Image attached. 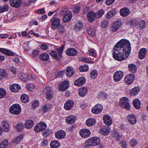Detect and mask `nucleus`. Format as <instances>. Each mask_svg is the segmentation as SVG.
Instances as JSON below:
<instances>
[{"instance_id":"obj_55","label":"nucleus","mask_w":148,"mask_h":148,"mask_svg":"<svg viewBox=\"0 0 148 148\" xmlns=\"http://www.w3.org/2000/svg\"><path fill=\"white\" fill-rule=\"evenodd\" d=\"M6 76V73L5 70L0 69V80Z\"/></svg>"},{"instance_id":"obj_2","label":"nucleus","mask_w":148,"mask_h":148,"mask_svg":"<svg viewBox=\"0 0 148 148\" xmlns=\"http://www.w3.org/2000/svg\"><path fill=\"white\" fill-rule=\"evenodd\" d=\"M60 13L61 15H64L63 20L64 23L69 21L72 18V13L70 11H69L67 8L62 9L60 12Z\"/></svg>"},{"instance_id":"obj_56","label":"nucleus","mask_w":148,"mask_h":148,"mask_svg":"<svg viewBox=\"0 0 148 148\" xmlns=\"http://www.w3.org/2000/svg\"><path fill=\"white\" fill-rule=\"evenodd\" d=\"M6 91L3 88H0V99L3 98L6 95Z\"/></svg>"},{"instance_id":"obj_30","label":"nucleus","mask_w":148,"mask_h":148,"mask_svg":"<svg viewBox=\"0 0 148 148\" xmlns=\"http://www.w3.org/2000/svg\"><path fill=\"white\" fill-rule=\"evenodd\" d=\"M132 103L134 107L136 109H139L140 108L141 102L138 99L133 100Z\"/></svg>"},{"instance_id":"obj_42","label":"nucleus","mask_w":148,"mask_h":148,"mask_svg":"<svg viewBox=\"0 0 148 148\" xmlns=\"http://www.w3.org/2000/svg\"><path fill=\"white\" fill-rule=\"evenodd\" d=\"M50 145L52 148H57L60 146V144L58 141H53L51 143Z\"/></svg>"},{"instance_id":"obj_58","label":"nucleus","mask_w":148,"mask_h":148,"mask_svg":"<svg viewBox=\"0 0 148 148\" xmlns=\"http://www.w3.org/2000/svg\"><path fill=\"white\" fill-rule=\"evenodd\" d=\"M105 13L104 10L103 9H100L97 12V18H101Z\"/></svg>"},{"instance_id":"obj_20","label":"nucleus","mask_w":148,"mask_h":148,"mask_svg":"<svg viewBox=\"0 0 148 148\" xmlns=\"http://www.w3.org/2000/svg\"><path fill=\"white\" fill-rule=\"evenodd\" d=\"M86 79L82 77L77 79L74 82V84L77 86H80L83 85L85 82Z\"/></svg>"},{"instance_id":"obj_63","label":"nucleus","mask_w":148,"mask_h":148,"mask_svg":"<svg viewBox=\"0 0 148 148\" xmlns=\"http://www.w3.org/2000/svg\"><path fill=\"white\" fill-rule=\"evenodd\" d=\"M27 88L29 91H32L34 89L35 86L33 84H30L27 86Z\"/></svg>"},{"instance_id":"obj_25","label":"nucleus","mask_w":148,"mask_h":148,"mask_svg":"<svg viewBox=\"0 0 148 148\" xmlns=\"http://www.w3.org/2000/svg\"><path fill=\"white\" fill-rule=\"evenodd\" d=\"M128 120L131 124H135L136 123V116L134 114L129 115L127 116Z\"/></svg>"},{"instance_id":"obj_53","label":"nucleus","mask_w":148,"mask_h":148,"mask_svg":"<svg viewBox=\"0 0 148 148\" xmlns=\"http://www.w3.org/2000/svg\"><path fill=\"white\" fill-rule=\"evenodd\" d=\"M8 145V140L7 139H5L1 143L0 145V148H6Z\"/></svg>"},{"instance_id":"obj_60","label":"nucleus","mask_w":148,"mask_h":148,"mask_svg":"<svg viewBox=\"0 0 148 148\" xmlns=\"http://www.w3.org/2000/svg\"><path fill=\"white\" fill-rule=\"evenodd\" d=\"M145 22L144 20H142L138 24L139 26L140 29H142L145 27Z\"/></svg>"},{"instance_id":"obj_49","label":"nucleus","mask_w":148,"mask_h":148,"mask_svg":"<svg viewBox=\"0 0 148 148\" xmlns=\"http://www.w3.org/2000/svg\"><path fill=\"white\" fill-rule=\"evenodd\" d=\"M112 136L115 138L116 140H119L120 139L121 136L120 135L119 132L117 130H114L112 133Z\"/></svg>"},{"instance_id":"obj_26","label":"nucleus","mask_w":148,"mask_h":148,"mask_svg":"<svg viewBox=\"0 0 148 148\" xmlns=\"http://www.w3.org/2000/svg\"><path fill=\"white\" fill-rule=\"evenodd\" d=\"M10 5L12 7L17 8L21 5V0H10Z\"/></svg>"},{"instance_id":"obj_8","label":"nucleus","mask_w":148,"mask_h":148,"mask_svg":"<svg viewBox=\"0 0 148 148\" xmlns=\"http://www.w3.org/2000/svg\"><path fill=\"white\" fill-rule=\"evenodd\" d=\"M47 125L45 123L40 122L35 126L34 128V130L35 132H38L45 129Z\"/></svg>"},{"instance_id":"obj_4","label":"nucleus","mask_w":148,"mask_h":148,"mask_svg":"<svg viewBox=\"0 0 148 148\" xmlns=\"http://www.w3.org/2000/svg\"><path fill=\"white\" fill-rule=\"evenodd\" d=\"M21 111V106L18 104L16 103L12 105L9 109L10 113L17 115L20 114Z\"/></svg>"},{"instance_id":"obj_38","label":"nucleus","mask_w":148,"mask_h":148,"mask_svg":"<svg viewBox=\"0 0 148 148\" xmlns=\"http://www.w3.org/2000/svg\"><path fill=\"white\" fill-rule=\"evenodd\" d=\"M128 67L130 71L132 73H134L137 71V67L134 64H130L128 65Z\"/></svg>"},{"instance_id":"obj_6","label":"nucleus","mask_w":148,"mask_h":148,"mask_svg":"<svg viewBox=\"0 0 148 148\" xmlns=\"http://www.w3.org/2000/svg\"><path fill=\"white\" fill-rule=\"evenodd\" d=\"M56 15L55 14L51 20V28L53 29H57L59 26L60 20L59 18H56Z\"/></svg>"},{"instance_id":"obj_10","label":"nucleus","mask_w":148,"mask_h":148,"mask_svg":"<svg viewBox=\"0 0 148 148\" xmlns=\"http://www.w3.org/2000/svg\"><path fill=\"white\" fill-rule=\"evenodd\" d=\"M135 76L133 74H130L125 77V81L126 84L128 85L131 84L134 80Z\"/></svg>"},{"instance_id":"obj_48","label":"nucleus","mask_w":148,"mask_h":148,"mask_svg":"<svg viewBox=\"0 0 148 148\" xmlns=\"http://www.w3.org/2000/svg\"><path fill=\"white\" fill-rule=\"evenodd\" d=\"M64 45H62L60 47L56 49V51H57L58 53V55L60 57V58L61 59V57L62 52L63 51L64 49Z\"/></svg>"},{"instance_id":"obj_47","label":"nucleus","mask_w":148,"mask_h":148,"mask_svg":"<svg viewBox=\"0 0 148 148\" xmlns=\"http://www.w3.org/2000/svg\"><path fill=\"white\" fill-rule=\"evenodd\" d=\"M97 72L95 70L92 71L90 73V77L92 79H95L97 76Z\"/></svg>"},{"instance_id":"obj_43","label":"nucleus","mask_w":148,"mask_h":148,"mask_svg":"<svg viewBox=\"0 0 148 148\" xmlns=\"http://www.w3.org/2000/svg\"><path fill=\"white\" fill-rule=\"evenodd\" d=\"M129 23L132 26L136 27L138 25L139 22L138 20L133 19L131 20Z\"/></svg>"},{"instance_id":"obj_29","label":"nucleus","mask_w":148,"mask_h":148,"mask_svg":"<svg viewBox=\"0 0 148 148\" xmlns=\"http://www.w3.org/2000/svg\"><path fill=\"white\" fill-rule=\"evenodd\" d=\"M10 88L12 92H18L21 89V87L17 84H14L10 86Z\"/></svg>"},{"instance_id":"obj_7","label":"nucleus","mask_w":148,"mask_h":148,"mask_svg":"<svg viewBox=\"0 0 148 148\" xmlns=\"http://www.w3.org/2000/svg\"><path fill=\"white\" fill-rule=\"evenodd\" d=\"M122 25L121 21L117 20L114 22L111 26L110 31L112 32H115L118 30Z\"/></svg>"},{"instance_id":"obj_37","label":"nucleus","mask_w":148,"mask_h":148,"mask_svg":"<svg viewBox=\"0 0 148 148\" xmlns=\"http://www.w3.org/2000/svg\"><path fill=\"white\" fill-rule=\"evenodd\" d=\"M96 121L93 118H89L86 121V125L88 126H91L95 123Z\"/></svg>"},{"instance_id":"obj_3","label":"nucleus","mask_w":148,"mask_h":148,"mask_svg":"<svg viewBox=\"0 0 148 148\" xmlns=\"http://www.w3.org/2000/svg\"><path fill=\"white\" fill-rule=\"evenodd\" d=\"M100 143V139L98 137H92L89 138L85 143L86 146H96Z\"/></svg>"},{"instance_id":"obj_11","label":"nucleus","mask_w":148,"mask_h":148,"mask_svg":"<svg viewBox=\"0 0 148 148\" xmlns=\"http://www.w3.org/2000/svg\"><path fill=\"white\" fill-rule=\"evenodd\" d=\"M79 134L82 137L86 138L88 137L91 134V132L89 130L87 129H83L80 130Z\"/></svg>"},{"instance_id":"obj_17","label":"nucleus","mask_w":148,"mask_h":148,"mask_svg":"<svg viewBox=\"0 0 148 148\" xmlns=\"http://www.w3.org/2000/svg\"><path fill=\"white\" fill-rule=\"evenodd\" d=\"M66 54L69 56H74L77 53V51L75 49L73 48H69L66 51Z\"/></svg>"},{"instance_id":"obj_24","label":"nucleus","mask_w":148,"mask_h":148,"mask_svg":"<svg viewBox=\"0 0 148 148\" xmlns=\"http://www.w3.org/2000/svg\"><path fill=\"white\" fill-rule=\"evenodd\" d=\"M147 50L145 48H142L140 49L138 52V57L139 59L144 58L146 54Z\"/></svg>"},{"instance_id":"obj_27","label":"nucleus","mask_w":148,"mask_h":148,"mask_svg":"<svg viewBox=\"0 0 148 148\" xmlns=\"http://www.w3.org/2000/svg\"><path fill=\"white\" fill-rule=\"evenodd\" d=\"M76 118L73 115H70L67 116L66 119V123L72 124L75 121Z\"/></svg>"},{"instance_id":"obj_32","label":"nucleus","mask_w":148,"mask_h":148,"mask_svg":"<svg viewBox=\"0 0 148 148\" xmlns=\"http://www.w3.org/2000/svg\"><path fill=\"white\" fill-rule=\"evenodd\" d=\"M52 107L51 104H47L44 105L42 108V111L43 113L48 112Z\"/></svg>"},{"instance_id":"obj_9","label":"nucleus","mask_w":148,"mask_h":148,"mask_svg":"<svg viewBox=\"0 0 148 148\" xmlns=\"http://www.w3.org/2000/svg\"><path fill=\"white\" fill-rule=\"evenodd\" d=\"M43 91L45 93L46 97L47 99L49 100L52 97L53 93L50 87L47 86L44 89Z\"/></svg>"},{"instance_id":"obj_13","label":"nucleus","mask_w":148,"mask_h":148,"mask_svg":"<svg viewBox=\"0 0 148 148\" xmlns=\"http://www.w3.org/2000/svg\"><path fill=\"white\" fill-rule=\"evenodd\" d=\"M103 108L102 105L100 104L96 105L91 110L92 112L95 114H99L101 112Z\"/></svg>"},{"instance_id":"obj_44","label":"nucleus","mask_w":148,"mask_h":148,"mask_svg":"<svg viewBox=\"0 0 148 148\" xmlns=\"http://www.w3.org/2000/svg\"><path fill=\"white\" fill-rule=\"evenodd\" d=\"M87 31L88 34L91 36L93 37L95 36V31L93 28L89 27L87 29Z\"/></svg>"},{"instance_id":"obj_15","label":"nucleus","mask_w":148,"mask_h":148,"mask_svg":"<svg viewBox=\"0 0 148 148\" xmlns=\"http://www.w3.org/2000/svg\"><path fill=\"white\" fill-rule=\"evenodd\" d=\"M66 135V133L62 130H59L55 133V136L56 138L62 139L64 138Z\"/></svg>"},{"instance_id":"obj_46","label":"nucleus","mask_w":148,"mask_h":148,"mask_svg":"<svg viewBox=\"0 0 148 148\" xmlns=\"http://www.w3.org/2000/svg\"><path fill=\"white\" fill-rule=\"evenodd\" d=\"M21 99L23 103H27L29 101V98L28 96L26 94L22 95L21 97Z\"/></svg>"},{"instance_id":"obj_59","label":"nucleus","mask_w":148,"mask_h":148,"mask_svg":"<svg viewBox=\"0 0 148 148\" xmlns=\"http://www.w3.org/2000/svg\"><path fill=\"white\" fill-rule=\"evenodd\" d=\"M88 51L90 56H91L94 57H95L96 56V51L94 49H91L88 50Z\"/></svg>"},{"instance_id":"obj_12","label":"nucleus","mask_w":148,"mask_h":148,"mask_svg":"<svg viewBox=\"0 0 148 148\" xmlns=\"http://www.w3.org/2000/svg\"><path fill=\"white\" fill-rule=\"evenodd\" d=\"M123 76V73L121 71H116L113 75L114 80L116 82L121 80Z\"/></svg>"},{"instance_id":"obj_23","label":"nucleus","mask_w":148,"mask_h":148,"mask_svg":"<svg viewBox=\"0 0 148 148\" xmlns=\"http://www.w3.org/2000/svg\"><path fill=\"white\" fill-rule=\"evenodd\" d=\"M69 82L68 81H65L60 85L59 88L62 91L65 90L69 87Z\"/></svg>"},{"instance_id":"obj_5","label":"nucleus","mask_w":148,"mask_h":148,"mask_svg":"<svg viewBox=\"0 0 148 148\" xmlns=\"http://www.w3.org/2000/svg\"><path fill=\"white\" fill-rule=\"evenodd\" d=\"M119 105L123 108H125L127 110H129L130 109L129 101L127 97H122L120 99Z\"/></svg>"},{"instance_id":"obj_21","label":"nucleus","mask_w":148,"mask_h":148,"mask_svg":"<svg viewBox=\"0 0 148 148\" xmlns=\"http://www.w3.org/2000/svg\"><path fill=\"white\" fill-rule=\"evenodd\" d=\"M120 14L121 16L123 17H126L130 14V10L127 8H124L121 9Z\"/></svg>"},{"instance_id":"obj_61","label":"nucleus","mask_w":148,"mask_h":148,"mask_svg":"<svg viewBox=\"0 0 148 148\" xmlns=\"http://www.w3.org/2000/svg\"><path fill=\"white\" fill-rule=\"evenodd\" d=\"M137 144V141L134 139L131 140L130 142V145L131 147L135 146Z\"/></svg>"},{"instance_id":"obj_62","label":"nucleus","mask_w":148,"mask_h":148,"mask_svg":"<svg viewBox=\"0 0 148 148\" xmlns=\"http://www.w3.org/2000/svg\"><path fill=\"white\" fill-rule=\"evenodd\" d=\"M108 24V21L106 19H104L103 21L102 24L101 25V27L103 28H105L107 26Z\"/></svg>"},{"instance_id":"obj_14","label":"nucleus","mask_w":148,"mask_h":148,"mask_svg":"<svg viewBox=\"0 0 148 148\" xmlns=\"http://www.w3.org/2000/svg\"><path fill=\"white\" fill-rule=\"evenodd\" d=\"M87 16L88 21L92 23L95 20L97 16V14L93 11H90L87 14Z\"/></svg>"},{"instance_id":"obj_39","label":"nucleus","mask_w":148,"mask_h":148,"mask_svg":"<svg viewBox=\"0 0 148 148\" xmlns=\"http://www.w3.org/2000/svg\"><path fill=\"white\" fill-rule=\"evenodd\" d=\"M33 121L31 120H29L26 121L25 124V127L29 129L32 128L34 125Z\"/></svg>"},{"instance_id":"obj_54","label":"nucleus","mask_w":148,"mask_h":148,"mask_svg":"<svg viewBox=\"0 0 148 148\" xmlns=\"http://www.w3.org/2000/svg\"><path fill=\"white\" fill-rule=\"evenodd\" d=\"M83 25L80 22L77 23L75 26V29L77 30H80L82 27Z\"/></svg>"},{"instance_id":"obj_16","label":"nucleus","mask_w":148,"mask_h":148,"mask_svg":"<svg viewBox=\"0 0 148 148\" xmlns=\"http://www.w3.org/2000/svg\"><path fill=\"white\" fill-rule=\"evenodd\" d=\"M103 119L105 123L108 126L110 125L112 123L111 117L108 115L106 114L103 116Z\"/></svg>"},{"instance_id":"obj_22","label":"nucleus","mask_w":148,"mask_h":148,"mask_svg":"<svg viewBox=\"0 0 148 148\" xmlns=\"http://www.w3.org/2000/svg\"><path fill=\"white\" fill-rule=\"evenodd\" d=\"M110 131V127L106 126L103 127L100 130V133L106 136L109 134Z\"/></svg>"},{"instance_id":"obj_31","label":"nucleus","mask_w":148,"mask_h":148,"mask_svg":"<svg viewBox=\"0 0 148 148\" xmlns=\"http://www.w3.org/2000/svg\"><path fill=\"white\" fill-rule=\"evenodd\" d=\"M140 88L138 87H135L132 88L131 90L130 94L132 96H135L138 94L140 90Z\"/></svg>"},{"instance_id":"obj_33","label":"nucleus","mask_w":148,"mask_h":148,"mask_svg":"<svg viewBox=\"0 0 148 148\" xmlns=\"http://www.w3.org/2000/svg\"><path fill=\"white\" fill-rule=\"evenodd\" d=\"M74 70L70 67H68L66 69V74L67 76L70 77L72 76L74 73Z\"/></svg>"},{"instance_id":"obj_52","label":"nucleus","mask_w":148,"mask_h":148,"mask_svg":"<svg viewBox=\"0 0 148 148\" xmlns=\"http://www.w3.org/2000/svg\"><path fill=\"white\" fill-rule=\"evenodd\" d=\"M80 60L81 61L86 63H88L90 64L94 63V62L93 61L90 60L88 58L85 57L81 58L80 59Z\"/></svg>"},{"instance_id":"obj_50","label":"nucleus","mask_w":148,"mask_h":148,"mask_svg":"<svg viewBox=\"0 0 148 148\" xmlns=\"http://www.w3.org/2000/svg\"><path fill=\"white\" fill-rule=\"evenodd\" d=\"M8 7L7 4L4 5H3L0 6V13L3 12L8 10Z\"/></svg>"},{"instance_id":"obj_35","label":"nucleus","mask_w":148,"mask_h":148,"mask_svg":"<svg viewBox=\"0 0 148 148\" xmlns=\"http://www.w3.org/2000/svg\"><path fill=\"white\" fill-rule=\"evenodd\" d=\"M88 91L86 88L82 87L79 89V95L80 96L84 97Z\"/></svg>"},{"instance_id":"obj_18","label":"nucleus","mask_w":148,"mask_h":148,"mask_svg":"<svg viewBox=\"0 0 148 148\" xmlns=\"http://www.w3.org/2000/svg\"><path fill=\"white\" fill-rule=\"evenodd\" d=\"M74 103L73 101L70 100L67 101L64 104V108L66 110H70L73 106Z\"/></svg>"},{"instance_id":"obj_1","label":"nucleus","mask_w":148,"mask_h":148,"mask_svg":"<svg viewBox=\"0 0 148 148\" xmlns=\"http://www.w3.org/2000/svg\"><path fill=\"white\" fill-rule=\"evenodd\" d=\"M130 42L125 39H122L115 45L112 55L116 60L121 61L127 58L131 51Z\"/></svg>"},{"instance_id":"obj_64","label":"nucleus","mask_w":148,"mask_h":148,"mask_svg":"<svg viewBox=\"0 0 148 148\" xmlns=\"http://www.w3.org/2000/svg\"><path fill=\"white\" fill-rule=\"evenodd\" d=\"M120 144L122 148H127V143L124 140H122L120 143Z\"/></svg>"},{"instance_id":"obj_45","label":"nucleus","mask_w":148,"mask_h":148,"mask_svg":"<svg viewBox=\"0 0 148 148\" xmlns=\"http://www.w3.org/2000/svg\"><path fill=\"white\" fill-rule=\"evenodd\" d=\"M116 14V12L114 10L109 11L106 14V18L109 19L113 17Z\"/></svg>"},{"instance_id":"obj_51","label":"nucleus","mask_w":148,"mask_h":148,"mask_svg":"<svg viewBox=\"0 0 148 148\" xmlns=\"http://www.w3.org/2000/svg\"><path fill=\"white\" fill-rule=\"evenodd\" d=\"M79 69V70L81 72H86L88 70V66L87 65H84L81 66H80Z\"/></svg>"},{"instance_id":"obj_57","label":"nucleus","mask_w":148,"mask_h":148,"mask_svg":"<svg viewBox=\"0 0 148 148\" xmlns=\"http://www.w3.org/2000/svg\"><path fill=\"white\" fill-rule=\"evenodd\" d=\"M16 127L18 131L21 132L23 128V125L22 123H19L16 125Z\"/></svg>"},{"instance_id":"obj_41","label":"nucleus","mask_w":148,"mask_h":148,"mask_svg":"<svg viewBox=\"0 0 148 148\" xmlns=\"http://www.w3.org/2000/svg\"><path fill=\"white\" fill-rule=\"evenodd\" d=\"M23 135L22 134L19 135L18 137L14 139L13 143L14 144H18L23 139Z\"/></svg>"},{"instance_id":"obj_34","label":"nucleus","mask_w":148,"mask_h":148,"mask_svg":"<svg viewBox=\"0 0 148 148\" xmlns=\"http://www.w3.org/2000/svg\"><path fill=\"white\" fill-rule=\"evenodd\" d=\"M40 60L43 61H47L49 58V55L47 53H42L39 56Z\"/></svg>"},{"instance_id":"obj_19","label":"nucleus","mask_w":148,"mask_h":148,"mask_svg":"<svg viewBox=\"0 0 148 148\" xmlns=\"http://www.w3.org/2000/svg\"><path fill=\"white\" fill-rule=\"evenodd\" d=\"M1 126L3 131L4 132H8L10 130L9 125L6 121H3L1 122Z\"/></svg>"},{"instance_id":"obj_36","label":"nucleus","mask_w":148,"mask_h":148,"mask_svg":"<svg viewBox=\"0 0 148 148\" xmlns=\"http://www.w3.org/2000/svg\"><path fill=\"white\" fill-rule=\"evenodd\" d=\"M18 77L19 78L24 82H26L28 80V76L26 73H22L19 74Z\"/></svg>"},{"instance_id":"obj_28","label":"nucleus","mask_w":148,"mask_h":148,"mask_svg":"<svg viewBox=\"0 0 148 148\" xmlns=\"http://www.w3.org/2000/svg\"><path fill=\"white\" fill-rule=\"evenodd\" d=\"M0 52L8 56H13L14 55L13 52L5 48H0Z\"/></svg>"},{"instance_id":"obj_40","label":"nucleus","mask_w":148,"mask_h":148,"mask_svg":"<svg viewBox=\"0 0 148 148\" xmlns=\"http://www.w3.org/2000/svg\"><path fill=\"white\" fill-rule=\"evenodd\" d=\"M50 55L57 60L60 59V57L58 54L57 53L55 50H52L50 53Z\"/></svg>"}]
</instances>
